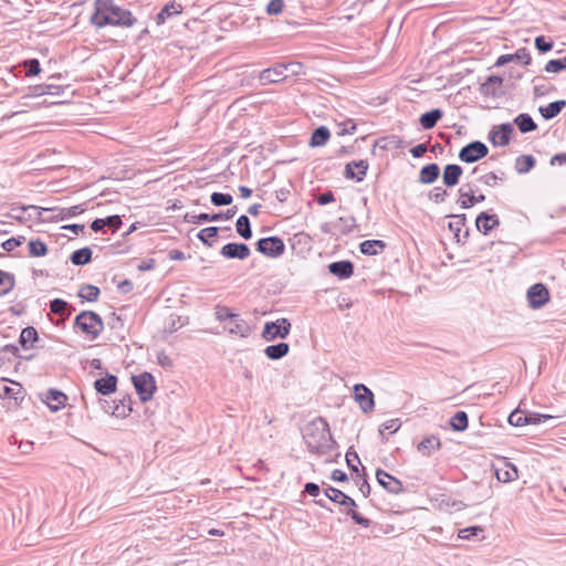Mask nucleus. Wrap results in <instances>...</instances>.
I'll list each match as a JSON object with an SVG mask.
<instances>
[{"label": "nucleus", "instance_id": "nucleus-1", "mask_svg": "<svg viewBox=\"0 0 566 566\" xmlns=\"http://www.w3.org/2000/svg\"><path fill=\"white\" fill-rule=\"evenodd\" d=\"M88 21L97 30L106 27L128 29L140 24L133 12L116 0H94Z\"/></svg>", "mask_w": 566, "mask_h": 566}, {"label": "nucleus", "instance_id": "nucleus-2", "mask_svg": "<svg viewBox=\"0 0 566 566\" xmlns=\"http://www.w3.org/2000/svg\"><path fill=\"white\" fill-rule=\"evenodd\" d=\"M302 436L311 453L324 455L338 448L331 432L328 421L321 416L303 427Z\"/></svg>", "mask_w": 566, "mask_h": 566}, {"label": "nucleus", "instance_id": "nucleus-3", "mask_svg": "<svg viewBox=\"0 0 566 566\" xmlns=\"http://www.w3.org/2000/svg\"><path fill=\"white\" fill-rule=\"evenodd\" d=\"M324 494L333 503L346 507V515L349 516L355 524L363 527H369L371 525V520L357 511L358 505L356 501L342 490L326 485Z\"/></svg>", "mask_w": 566, "mask_h": 566}, {"label": "nucleus", "instance_id": "nucleus-4", "mask_svg": "<svg viewBox=\"0 0 566 566\" xmlns=\"http://www.w3.org/2000/svg\"><path fill=\"white\" fill-rule=\"evenodd\" d=\"M73 328L81 331L90 339H96L104 329L102 316L90 310L81 311L74 318Z\"/></svg>", "mask_w": 566, "mask_h": 566}, {"label": "nucleus", "instance_id": "nucleus-5", "mask_svg": "<svg viewBox=\"0 0 566 566\" xmlns=\"http://www.w3.org/2000/svg\"><path fill=\"white\" fill-rule=\"evenodd\" d=\"M132 382L140 402L145 403L154 398V395L157 391V385L151 373L143 371L138 375H134L132 377Z\"/></svg>", "mask_w": 566, "mask_h": 566}, {"label": "nucleus", "instance_id": "nucleus-6", "mask_svg": "<svg viewBox=\"0 0 566 566\" xmlns=\"http://www.w3.org/2000/svg\"><path fill=\"white\" fill-rule=\"evenodd\" d=\"M291 329H292V324L285 317L277 318L276 321H268L263 325L261 337L265 342H274L275 339H285L290 335Z\"/></svg>", "mask_w": 566, "mask_h": 566}, {"label": "nucleus", "instance_id": "nucleus-7", "mask_svg": "<svg viewBox=\"0 0 566 566\" xmlns=\"http://www.w3.org/2000/svg\"><path fill=\"white\" fill-rule=\"evenodd\" d=\"M85 205L86 203L84 202V203L75 205V206H72V207H69V208H57V207H54V208H46V209L40 208V207H36V206H27V207H19L18 209H20L21 211H27L29 209L36 210L39 219L41 218L42 211H54V210H57L59 213L56 216H53V217L49 218L46 221H49V222H60V221L67 220V219H71L73 217H76V216L83 213L86 210ZM15 209L17 208H13L12 210H15Z\"/></svg>", "mask_w": 566, "mask_h": 566}, {"label": "nucleus", "instance_id": "nucleus-8", "mask_svg": "<svg viewBox=\"0 0 566 566\" xmlns=\"http://www.w3.org/2000/svg\"><path fill=\"white\" fill-rule=\"evenodd\" d=\"M255 250L266 258L277 259L285 253V243L279 235L264 237L254 243Z\"/></svg>", "mask_w": 566, "mask_h": 566}, {"label": "nucleus", "instance_id": "nucleus-9", "mask_svg": "<svg viewBox=\"0 0 566 566\" xmlns=\"http://www.w3.org/2000/svg\"><path fill=\"white\" fill-rule=\"evenodd\" d=\"M489 154V147L481 140H472L464 145L459 151V159L465 164L476 163Z\"/></svg>", "mask_w": 566, "mask_h": 566}, {"label": "nucleus", "instance_id": "nucleus-10", "mask_svg": "<svg viewBox=\"0 0 566 566\" xmlns=\"http://www.w3.org/2000/svg\"><path fill=\"white\" fill-rule=\"evenodd\" d=\"M238 211L237 206H233L232 208L227 209L226 211H219V212H201L199 214H190L186 213L184 217V220L188 223L193 224H203L208 222H217L220 220H230L232 219Z\"/></svg>", "mask_w": 566, "mask_h": 566}, {"label": "nucleus", "instance_id": "nucleus-11", "mask_svg": "<svg viewBox=\"0 0 566 566\" xmlns=\"http://www.w3.org/2000/svg\"><path fill=\"white\" fill-rule=\"evenodd\" d=\"M294 66H300V64L294 62L275 63L273 66L263 70L260 73L259 80L262 85L280 83L286 78L285 71Z\"/></svg>", "mask_w": 566, "mask_h": 566}, {"label": "nucleus", "instance_id": "nucleus-12", "mask_svg": "<svg viewBox=\"0 0 566 566\" xmlns=\"http://www.w3.org/2000/svg\"><path fill=\"white\" fill-rule=\"evenodd\" d=\"M526 298L532 310L543 308L551 300L549 290L544 283H535L527 289Z\"/></svg>", "mask_w": 566, "mask_h": 566}, {"label": "nucleus", "instance_id": "nucleus-13", "mask_svg": "<svg viewBox=\"0 0 566 566\" xmlns=\"http://www.w3.org/2000/svg\"><path fill=\"white\" fill-rule=\"evenodd\" d=\"M513 134V124L506 122L493 126L488 134V139L494 147H505L511 143Z\"/></svg>", "mask_w": 566, "mask_h": 566}, {"label": "nucleus", "instance_id": "nucleus-14", "mask_svg": "<svg viewBox=\"0 0 566 566\" xmlns=\"http://www.w3.org/2000/svg\"><path fill=\"white\" fill-rule=\"evenodd\" d=\"M306 6H296L293 3H289L286 11L282 14L283 20L279 21L281 27H286L287 29L294 30L295 28L305 24L302 22L305 19Z\"/></svg>", "mask_w": 566, "mask_h": 566}, {"label": "nucleus", "instance_id": "nucleus-15", "mask_svg": "<svg viewBox=\"0 0 566 566\" xmlns=\"http://www.w3.org/2000/svg\"><path fill=\"white\" fill-rule=\"evenodd\" d=\"M354 400L359 405L364 413H369L375 409V396L370 388L364 384H356L353 387Z\"/></svg>", "mask_w": 566, "mask_h": 566}, {"label": "nucleus", "instance_id": "nucleus-16", "mask_svg": "<svg viewBox=\"0 0 566 566\" xmlns=\"http://www.w3.org/2000/svg\"><path fill=\"white\" fill-rule=\"evenodd\" d=\"M368 169L369 163L367 159L352 160L345 165L343 176L347 180L361 182L365 180Z\"/></svg>", "mask_w": 566, "mask_h": 566}, {"label": "nucleus", "instance_id": "nucleus-17", "mask_svg": "<svg viewBox=\"0 0 566 566\" xmlns=\"http://www.w3.org/2000/svg\"><path fill=\"white\" fill-rule=\"evenodd\" d=\"M475 228L476 230L483 234H490L494 229L499 228L501 224L500 218L496 213L493 212L492 209L481 211L475 217Z\"/></svg>", "mask_w": 566, "mask_h": 566}, {"label": "nucleus", "instance_id": "nucleus-18", "mask_svg": "<svg viewBox=\"0 0 566 566\" xmlns=\"http://www.w3.org/2000/svg\"><path fill=\"white\" fill-rule=\"evenodd\" d=\"M6 379H0V398L14 400L15 407H21L25 399V389L18 381L11 380L12 386L6 384Z\"/></svg>", "mask_w": 566, "mask_h": 566}, {"label": "nucleus", "instance_id": "nucleus-19", "mask_svg": "<svg viewBox=\"0 0 566 566\" xmlns=\"http://www.w3.org/2000/svg\"><path fill=\"white\" fill-rule=\"evenodd\" d=\"M376 480L379 485L391 494H401L405 492L402 482L384 469L378 468L376 470Z\"/></svg>", "mask_w": 566, "mask_h": 566}, {"label": "nucleus", "instance_id": "nucleus-20", "mask_svg": "<svg viewBox=\"0 0 566 566\" xmlns=\"http://www.w3.org/2000/svg\"><path fill=\"white\" fill-rule=\"evenodd\" d=\"M118 377L108 371L104 376L97 378L93 382V387L97 395L108 397L117 391Z\"/></svg>", "mask_w": 566, "mask_h": 566}, {"label": "nucleus", "instance_id": "nucleus-21", "mask_svg": "<svg viewBox=\"0 0 566 566\" xmlns=\"http://www.w3.org/2000/svg\"><path fill=\"white\" fill-rule=\"evenodd\" d=\"M511 62L520 63L523 66H528L532 63V56L527 48H520L514 53H507L500 55L494 66L502 67Z\"/></svg>", "mask_w": 566, "mask_h": 566}, {"label": "nucleus", "instance_id": "nucleus-22", "mask_svg": "<svg viewBox=\"0 0 566 566\" xmlns=\"http://www.w3.org/2000/svg\"><path fill=\"white\" fill-rule=\"evenodd\" d=\"M220 254L229 260H245L250 256L251 250L247 243L229 242L220 249Z\"/></svg>", "mask_w": 566, "mask_h": 566}, {"label": "nucleus", "instance_id": "nucleus-23", "mask_svg": "<svg viewBox=\"0 0 566 566\" xmlns=\"http://www.w3.org/2000/svg\"><path fill=\"white\" fill-rule=\"evenodd\" d=\"M41 400L48 406V408L51 411L56 412L65 406L67 401V396L60 389L50 388L41 397Z\"/></svg>", "mask_w": 566, "mask_h": 566}, {"label": "nucleus", "instance_id": "nucleus-24", "mask_svg": "<svg viewBox=\"0 0 566 566\" xmlns=\"http://www.w3.org/2000/svg\"><path fill=\"white\" fill-rule=\"evenodd\" d=\"M328 273L338 280H347L353 276L355 264L350 260H340L327 265Z\"/></svg>", "mask_w": 566, "mask_h": 566}, {"label": "nucleus", "instance_id": "nucleus-25", "mask_svg": "<svg viewBox=\"0 0 566 566\" xmlns=\"http://www.w3.org/2000/svg\"><path fill=\"white\" fill-rule=\"evenodd\" d=\"M18 343L23 350L42 347L40 345L39 332L33 326H27L21 329Z\"/></svg>", "mask_w": 566, "mask_h": 566}, {"label": "nucleus", "instance_id": "nucleus-26", "mask_svg": "<svg viewBox=\"0 0 566 566\" xmlns=\"http://www.w3.org/2000/svg\"><path fill=\"white\" fill-rule=\"evenodd\" d=\"M494 469V475L499 480V482L507 483L512 482L518 479V469L517 467L507 461L506 459L503 460L502 467H495Z\"/></svg>", "mask_w": 566, "mask_h": 566}, {"label": "nucleus", "instance_id": "nucleus-27", "mask_svg": "<svg viewBox=\"0 0 566 566\" xmlns=\"http://www.w3.org/2000/svg\"><path fill=\"white\" fill-rule=\"evenodd\" d=\"M463 168L459 164H448L442 170V182L447 188H452L460 182Z\"/></svg>", "mask_w": 566, "mask_h": 566}, {"label": "nucleus", "instance_id": "nucleus-28", "mask_svg": "<svg viewBox=\"0 0 566 566\" xmlns=\"http://www.w3.org/2000/svg\"><path fill=\"white\" fill-rule=\"evenodd\" d=\"M441 169L438 164L429 163L419 170L418 181L422 185H432L440 177Z\"/></svg>", "mask_w": 566, "mask_h": 566}, {"label": "nucleus", "instance_id": "nucleus-29", "mask_svg": "<svg viewBox=\"0 0 566 566\" xmlns=\"http://www.w3.org/2000/svg\"><path fill=\"white\" fill-rule=\"evenodd\" d=\"M182 6L176 1L167 2L159 12L155 15V21L157 25H161L166 23V21L170 18L181 14Z\"/></svg>", "mask_w": 566, "mask_h": 566}, {"label": "nucleus", "instance_id": "nucleus-30", "mask_svg": "<svg viewBox=\"0 0 566 566\" xmlns=\"http://www.w3.org/2000/svg\"><path fill=\"white\" fill-rule=\"evenodd\" d=\"M376 147H379L381 150H391V149H400L403 147L402 139L397 135H388L376 139L373 144L371 154L375 155Z\"/></svg>", "mask_w": 566, "mask_h": 566}, {"label": "nucleus", "instance_id": "nucleus-31", "mask_svg": "<svg viewBox=\"0 0 566 566\" xmlns=\"http://www.w3.org/2000/svg\"><path fill=\"white\" fill-rule=\"evenodd\" d=\"M133 399L130 395H124L123 398L115 400L111 415L116 418H126L133 411Z\"/></svg>", "mask_w": 566, "mask_h": 566}, {"label": "nucleus", "instance_id": "nucleus-32", "mask_svg": "<svg viewBox=\"0 0 566 566\" xmlns=\"http://www.w3.org/2000/svg\"><path fill=\"white\" fill-rule=\"evenodd\" d=\"M221 230L230 231L231 228L230 227L219 228L216 226L207 227V228L201 229L197 233V238L203 245L211 248V247H213V243H214L216 239L218 238L219 232Z\"/></svg>", "mask_w": 566, "mask_h": 566}, {"label": "nucleus", "instance_id": "nucleus-33", "mask_svg": "<svg viewBox=\"0 0 566 566\" xmlns=\"http://www.w3.org/2000/svg\"><path fill=\"white\" fill-rule=\"evenodd\" d=\"M329 138V128L325 125H321L313 129L308 140V146L312 148L323 147L328 143Z\"/></svg>", "mask_w": 566, "mask_h": 566}, {"label": "nucleus", "instance_id": "nucleus-34", "mask_svg": "<svg viewBox=\"0 0 566 566\" xmlns=\"http://www.w3.org/2000/svg\"><path fill=\"white\" fill-rule=\"evenodd\" d=\"M566 107L565 99H557L548 103L545 106H539L538 112L545 120H551L557 117L562 111Z\"/></svg>", "mask_w": 566, "mask_h": 566}, {"label": "nucleus", "instance_id": "nucleus-35", "mask_svg": "<svg viewBox=\"0 0 566 566\" xmlns=\"http://www.w3.org/2000/svg\"><path fill=\"white\" fill-rule=\"evenodd\" d=\"M387 248V243L382 240L370 239L359 243V251L364 255L373 256L380 254Z\"/></svg>", "mask_w": 566, "mask_h": 566}, {"label": "nucleus", "instance_id": "nucleus-36", "mask_svg": "<svg viewBox=\"0 0 566 566\" xmlns=\"http://www.w3.org/2000/svg\"><path fill=\"white\" fill-rule=\"evenodd\" d=\"M459 199L457 203L461 209H471L474 207L475 191L471 184H465L458 190Z\"/></svg>", "mask_w": 566, "mask_h": 566}, {"label": "nucleus", "instance_id": "nucleus-37", "mask_svg": "<svg viewBox=\"0 0 566 566\" xmlns=\"http://www.w3.org/2000/svg\"><path fill=\"white\" fill-rule=\"evenodd\" d=\"M442 117L443 111L441 108H432L419 116V124L426 130L432 129Z\"/></svg>", "mask_w": 566, "mask_h": 566}, {"label": "nucleus", "instance_id": "nucleus-38", "mask_svg": "<svg viewBox=\"0 0 566 566\" xmlns=\"http://www.w3.org/2000/svg\"><path fill=\"white\" fill-rule=\"evenodd\" d=\"M512 124L513 126L515 125L522 134L532 133L538 127L528 113H520L517 116H515Z\"/></svg>", "mask_w": 566, "mask_h": 566}, {"label": "nucleus", "instance_id": "nucleus-39", "mask_svg": "<svg viewBox=\"0 0 566 566\" xmlns=\"http://www.w3.org/2000/svg\"><path fill=\"white\" fill-rule=\"evenodd\" d=\"M442 447L441 440L439 437L431 434L424 437L417 446L418 451L426 457H430L431 452L434 450H440Z\"/></svg>", "mask_w": 566, "mask_h": 566}, {"label": "nucleus", "instance_id": "nucleus-40", "mask_svg": "<svg viewBox=\"0 0 566 566\" xmlns=\"http://www.w3.org/2000/svg\"><path fill=\"white\" fill-rule=\"evenodd\" d=\"M93 259V250L90 247H83L73 251L69 260L73 265L84 266L92 262Z\"/></svg>", "mask_w": 566, "mask_h": 566}, {"label": "nucleus", "instance_id": "nucleus-41", "mask_svg": "<svg viewBox=\"0 0 566 566\" xmlns=\"http://www.w3.org/2000/svg\"><path fill=\"white\" fill-rule=\"evenodd\" d=\"M289 352L290 345L285 342L269 345L263 349V353L266 356V358L271 360L282 359L289 354Z\"/></svg>", "mask_w": 566, "mask_h": 566}, {"label": "nucleus", "instance_id": "nucleus-42", "mask_svg": "<svg viewBox=\"0 0 566 566\" xmlns=\"http://www.w3.org/2000/svg\"><path fill=\"white\" fill-rule=\"evenodd\" d=\"M450 218H452L454 221H450L448 224V229L453 233V238L457 243L461 242V232L462 227H465L468 218L465 213H457V214H450Z\"/></svg>", "mask_w": 566, "mask_h": 566}, {"label": "nucleus", "instance_id": "nucleus-43", "mask_svg": "<svg viewBox=\"0 0 566 566\" xmlns=\"http://www.w3.org/2000/svg\"><path fill=\"white\" fill-rule=\"evenodd\" d=\"M449 427L452 431L463 432L469 427V416L463 410H458L453 413V416L449 419Z\"/></svg>", "mask_w": 566, "mask_h": 566}, {"label": "nucleus", "instance_id": "nucleus-44", "mask_svg": "<svg viewBox=\"0 0 566 566\" xmlns=\"http://www.w3.org/2000/svg\"><path fill=\"white\" fill-rule=\"evenodd\" d=\"M99 295H101L99 287L96 285H93V284H88V283L82 284L77 292V296L82 301L90 302V303L96 302L98 300Z\"/></svg>", "mask_w": 566, "mask_h": 566}, {"label": "nucleus", "instance_id": "nucleus-45", "mask_svg": "<svg viewBox=\"0 0 566 566\" xmlns=\"http://www.w3.org/2000/svg\"><path fill=\"white\" fill-rule=\"evenodd\" d=\"M536 166V158L533 155H520L515 159V170L520 175L530 172Z\"/></svg>", "mask_w": 566, "mask_h": 566}, {"label": "nucleus", "instance_id": "nucleus-46", "mask_svg": "<svg viewBox=\"0 0 566 566\" xmlns=\"http://www.w3.org/2000/svg\"><path fill=\"white\" fill-rule=\"evenodd\" d=\"M235 231L244 240H250L253 237L251 221L247 214H241L237 219Z\"/></svg>", "mask_w": 566, "mask_h": 566}, {"label": "nucleus", "instance_id": "nucleus-47", "mask_svg": "<svg viewBox=\"0 0 566 566\" xmlns=\"http://www.w3.org/2000/svg\"><path fill=\"white\" fill-rule=\"evenodd\" d=\"M49 306L51 313L66 317L74 311V307L63 298L51 300Z\"/></svg>", "mask_w": 566, "mask_h": 566}, {"label": "nucleus", "instance_id": "nucleus-48", "mask_svg": "<svg viewBox=\"0 0 566 566\" xmlns=\"http://www.w3.org/2000/svg\"><path fill=\"white\" fill-rule=\"evenodd\" d=\"M28 253L31 258L45 256L49 253L48 244L40 238L31 239L28 242Z\"/></svg>", "mask_w": 566, "mask_h": 566}, {"label": "nucleus", "instance_id": "nucleus-49", "mask_svg": "<svg viewBox=\"0 0 566 566\" xmlns=\"http://www.w3.org/2000/svg\"><path fill=\"white\" fill-rule=\"evenodd\" d=\"M19 66L21 72H23L28 77L36 76L42 72V67L38 59L23 60Z\"/></svg>", "mask_w": 566, "mask_h": 566}, {"label": "nucleus", "instance_id": "nucleus-50", "mask_svg": "<svg viewBox=\"0 0 566 566\" xmlns=\"http://www.w3.org/2000/svg\"><path fill=\"white\" fill-rule=\"evenodd\" d=\"M15 286L13 273L0 270V297L10 293Z\"/></svg>", "mask_w": 566, "mask_h": 566}, {"label": "nucleus", "instance_id": "nucleus-51", "mask_svg": "<svg viewBox=\"0 0 566 566\" xmlns=\"http://www.w3.org/2000/svg\"><path fill=\"white\" fill-rule=\"evenodd\" d=\"M231 324H232L231 327H229L230 334H235L241 337H248L252 332L251 326L244 319H242L240 316L235 317L231 322Z\"/></svg>", "mask_w": 566, "mask_h": 566}, {"label": "nucleus", "instance_id": "nucleus-52", "mask_svg": "<svg viewBox=\"0 0 566 566\" xmlns=\"http://www.w3.org/2000/svg\"><path fill=\"white\" fill-rule=\"evenodd\" d=\"M287 4L285 0H269L264 11L269 17H277L285 13Z\"/></svg>", "mask_w": 566, "mask_h": 566}, {"label": "nucleus", "instance_id": "nucleus-53", "mask_svg": "<svg viewBox=\"0 0 566 566\" xmlns=\"http://www.w3.org/2000/svg\"><path fill=\"white\" fill-rule=\"evenodd\" d=\"M525 417L524 422H526V426L528 424H541L546 422L547 420L554 419L552 415L548 413H539L535 411H528L525 410Z\"/></svg>", "mask_w": 566, "mask_h": 566}, {"label": "nucleus", "instance_id": "nucleus-54", "mask_svg": "<svg viewBox=\"0 0 566 566\" xmlns=\"http://www.w3.org/2000/svg\"><path fill=\"white\" fill-rule=\"evenodd\" d=\"M401 427V421L399 419H390L380 424L378 431L381 438V441H387V437L385 436V431L388 430L390 434L396 433Z\"/></svg>", "mask_w": 566, "mask_h": 566}, {"label": "nucleus", "instance_id": "nucleus-55", "mask_svg": "<svg viewBox=\"0 0 566 566\" xmlns=\"http://www.w3.org/2000/svg\"><path fill=\"white\" fill-rule=\"evenodd\" d=\"M214 315L219 322H232L235 317H239V314L234 313L230 307L226 305H217L214 307Z\"/></svg>", "mask_w": 566, "mask_h": 566}, {"label": "nucleus", "instance_id": "nucleus-56", "mask_svg": "<svg viewBox=\"0 0 566 566\" xmlns=\"http://www.w3.org/2000/svg\"><path fill=\"white\" fill-rule=\"evenodd\" d=\"M345 461H346L347 468L352 472V474L359 473V469L354 462L357 461L358 463H360V459L358 457V453L355 451L354 446H350L347 449L346 454H345Z\"/></svg>", "mask_w": 566, "mask_h": 566}, {"label": "nucleus", "instance_id": "nucleus-57", "mask_svg": "<svg viewBox=\"0 0 566 566\" xmlns=\"http://www.w3.org/2000/svg\"><path fill=\"white\" fill-rule=\"evenodd\" d=\"M534 45L539 54H545L553 50L554 42L551 38L541 34L535 38Z\"/></svg>", "mask_w": 566, "mask_h": 566}, {"label": "nucleus", "instance_id": "nucleus-58", "mask_svg": "<svg viewBox=\"0 0 566 566\" xmlns=\"http://www.w3.org/2000/svg\"><path fill=\"white\" fill-rule=\"evenodd\" d=\"M483 527L480 525H471L459 530L458 537L461 539H474L483 533Z\"/></svg>", "mask_w": 566, "mask_h": 566}, {"label": "nucleus", "instance_id": "nucleus-59", "mask_svg": "<svg viewBox=\"0 0 566 566\" xmlns=\"http://www.w3.org/2000/svg\"><path fill=\"white\" fill-rule=\"evenodd\" d=\"M544 71L547 73H560L566 71V55L560 59H552L549 60L545 66Z\"/></svg>", "mask_w": 566, "mask_h": 566}, {"label": "nucleus", "instance_id": "nucleus-60", "mask_svg": "<svg viewBox=\"0 0 566 566\" xmlns=\"http://www.w3.org/2000/svg\"><path fill=\"white\" fill-rule=\"evenodd\" d=\"M480 93L486 97L501 98L505 95L502 86H493L482 83L479 88Z\"/></svg>", "mask_w": 566, "mask_h": 566}, {"label": "nucleus", "instance_id": "nucleus-61", "mask_svg": "<svg viewBox=\"0 0 566 566\" xmlns=\"http://www.w3.org/2000/svg\"><path fill=\"white\" fill-rule=\"evenodd\" d=\"M210 201L214 207H226L232 203L233 197L230 193L212 192Z\"/></svg>", "mask_w": 566, "mask_h": 566}, {"label": "nucleus", "instance_id": "nucleus-62", "mask_svg": "<svg viewBox=\"0 0 566 566\" xmlns=\"http://www.w3.org/2000/svg\"><path fill=\"white\" fill-rule=\"evenodd\" d=\"M505 177H506V174L504 171H500L499 174L490 171V172L481 176L478 180L489 187H494L499 180L502 181L505 179Z\"/></svg>", "mask_w": 566, "mask_h": 566}, {"label": "nucleus", "instance_id": "nucleus-63", "mask_svg": "<svg viewBox=\"0 0 566 566\" xmlns=\"http://www.w3.org/2000/svg\"><path fill=\"white\" fill-rule=\"evenodd\" d=\"M524 418H526L525 410L516 408L509 415L507 422L513 427H524L526 426Z\"/></svg>", "mask_w": 566, "mask_h": 566}, {"label": "nucleus", "instance_id": "nucleus-64", "mask_svg": "<svg viewBox=\"0 0 566 566\" xmlns=\"http://www.w3.org/2000/svg\"><path fill=\"white\" fill-rule=\"evenodd\" d=\"M337 126L339 127V130L337 132L338 136L353 135L357 130V125L352 118L337 123Z\"/></svg>", "mask_w": 566, "mask_h": 566}]
</instances>
